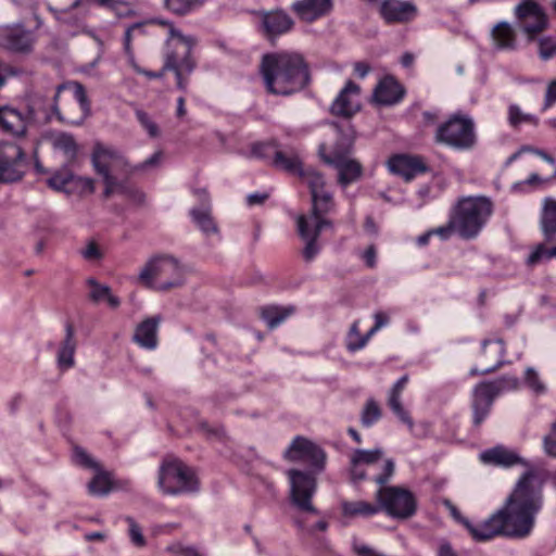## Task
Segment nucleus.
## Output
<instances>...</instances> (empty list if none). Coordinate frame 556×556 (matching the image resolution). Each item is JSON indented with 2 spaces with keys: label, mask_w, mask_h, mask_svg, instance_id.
Segmentation results:
<instances>
[{
  "label": "nucleus",
  "mask_w": 556,
  "mask_h": 556,
  "mask_svg": "<svg viewBox=\"0 0 556 556\" xmlns=\"http://www.w3.org/2000/svg\"><path fill=\"white\" fill-rule=\"evenodd\" d=\"M67 88L73 89L74 98L79 103L81 111H83V116L77 121L71 122V125L80 126V125H83L85 119L91 113L90 102L87 97L86 89L80 83L72 81V83L59 85L56 87V91H55V94L53 98L52 111L58 116V118L60 121L63 119L61 116L60 109H59V98H60V93L62 92V90L67 89Z\"/></svg>",
  "instance_id": "27"
},
{
  "label": "nucleus",
  "mask_w": 556,
  "mask_h": 556,
  "mask_svg": "<svg viewBox=\"0 0 556 556\" xmlns=\"http://www.w3.org/2000/svg\"><path fill=\"white\" fill-rule=\"evenodd\" d=\"M492 212L493 204L486 197H466L454 206L452 224L462 239L471 240L481 232Z\"/></svg>",
  "instance_id": "5"
},
{
  "label": "nucleus",
  "mask_w": 556,
  "mask_h": 556,
  "mask_svg": "<svg viewBox=\"0 0 556 556\" xmlns=\"http://www.w3.org/2000/svg\"><path fill=\"white\" fill-rule=\"evenodd\" d=\"M405 94L404 87L392 76L382 78L374 91L375 100L382 105L399 103Z\"/></svg>",
  "instance_id": "31"
},
{
  "label": "nucleus",
  "mask_w": 556,
  "mask_h": 556,
  "mask_svg": "<svg viewBox=\"0 0 556 556\" xmlns=\"http://www.w3.org/2000/svg\"><path fill=\"white\" fill-rule=\"evenodd\" d=\"M290 481V498L292 504L301 511L318 514L312 503L316 493L317 483L313 475L296 469L287 471Z\"/></svg>",
  "instance_id": "13"
},
{
  "label": "nucleus",
  "mask_w": 556,
  "mask_h": 556,
  "mask_svg": "<svg viewBox=\"0 0 556 556\" xmlns=\"http://www.w3.org/2000/svg\"><path fill=\"white\" fill-rule=\"evenodd\" d=\"M303 181L307 185L312 195V211L311 215L306 216L309 224H317V222H326L325 227H331V220L327 219L325 215L334 210V201L332 193L327 190L324 176L317 170H309L303 173Z\"/></svg>",
  "instance_id": "11"
},
{
  "label": "nucleus",
  "mask_w": 556,
  "mask_h": 556,
  "mask_svg": "<svg viewBox=\"0 0 556 556\" xmlns=\"http://www.w3.org/2000/svg\"><path fill=\"white\" fill-rule=\"evenodd\" d=\"M294 312L293 306H265L261 311L262 319L266 323L269 329H274L281 325Z\"/></svg>",
  "instance_id": "36"
},
{
  "label": "nucleus",
  "mask_w": 556,
  "mask_h": 556,
  "mask_svg": "<svg viewBox=\"0 0 556 556\" xmlns=\"http://www.w3.org/2000/svg\"><path fill=\"white\" fill-rule=\"evenodd\" d=\"M86 283L90 288L89 299L93 303L106 302L112 308H117L119 306L121 300L112 293L111 288L108 285L100 283L94 278H88Z\"/></svg>",
  "instance_id": "34"
},
{
  "label": "nucleus",
  "mask_w": 556,
  "mask_h": 556,
  "mask_svg": "<svg viewBox=\"0 0 556 556\" xmlns=\"http://www.w3.org/2000/svg\"><path fill=\"white\" fill-rule=\"evenodd\" d=\"M190 214L193 222L206 236L218 232L217 226L207 210L193 208Z\"/></svg>",
  "instance_id": "41"
},
{
  "label": "nucleus",
  "mask_w": 556,
  "mask_h": 556,
  "mask_svg": "<svg viewBox=\"0 0 556 556\" xmlns=\"http://www.w3.org/2000/svg\"><path fill=\"white\" fill-rule=\"evenodd\" d=\"M47 9L58 23L70 29L71 37L87 35L93 40L101 42L97 34L88 26L86 22L90 13H86V10H84L83 7H75V0L71 5L64 9H56L50 4L47 7Z\"/></svg>",
  "instance_id": "15"
},
{
  "label": "nucleus",
  "mask_w": 556,
  "mask_h": 556,
  "mask_svg": "<svg viewBox=\"0 0 556 556\" xmlns=\"http://www.w3.org/2000/svg\"><path fill=\"white\" fill-rule=\"evenodd\" d=\"M556 256V245L546 249L543 244H539L528 256L527 264L533 266L543 258L549 260Z\"/></svg>",
  "instance_id": "48"
},
{
  "label": "nucleus",
  "mask_w": 556,
  "mask_h": 556,
  "mask_svg": "<svg viewBox=\"0 0 556 556\" xmlns=\"http://www.w3.org/2000/svg\"><path fill=\"white\" fill-rule=\"evenodd\" d=\"M207 0H164L165 8L176 15H187L200 9Z\"/></svg>",
  "instance_id": "39"
},
{
  "label": "nucleus",
  "mask_w": 556,
  "mask_h": 556,
  "mask_svg": "<svg viewBox=\"0 0 556 556\" xmlns=\"http://www.w3.org/2000/svg\"><path fill=\"white\" fill-rule=\"evenodd\" d=\"M556 103V79L552 80L546 88L544 97V109L551 108Z\"/></svg>",
  "instance_id": "64"
},
{
  "label": "nucleus",
  "mask_w": 556,
  "mask_h": 556,
  "mask_svg": "<svg viewBox=\"0 0 556 556\" xmlns=\"http://www.w3.org/2000/svg\"><path fill=\"white\" fill-rule=\"evenodd\" d=\"M482 354L490 356L493 364L479 370L477 367H472L469 370L470 376L486 375L497 370L504 363L505 357V344L501 339L496 340H484L481 344Z\"/></svg>",
  "instance_id": "32"
},
{
  "label": "nucleus",
  "mask_w": 556,
  "mask_h": 556,
  "mask_svg": "<svg viewBox=\"0 0 556 556\" xmlns=\"http://www.w3.org/2000/svg\"><path fill=\"white\" fill-rule=\"evenodd\" d=\"M261 74L266 90L276 96L300 92L311 81L308 64L301 53L294 51L265 54Z\"/></svg>",
  "instance_id": "3"
},
{
  "label": "nucleus",
  "mask_w": 556,
  "mask_h": 556,
  "mask_svg": "<svg viewBox=\"0 0 556 556\" xmlns=\"http://www.w3.org/2000/svg\"><path fill=\"white\" fill-rule=\"evenodd\" d=\"M433 236H438L441 240H447L452 237L454 232H456V227L452 224V215H450L448 222L446 225L440 226L438 228L431 229Z\"/></svg>",
  "instance_id": "61"
},
{
  "label": "nucleus",
  "mask_w": 556,
  "mask_h": 556,
  "mask_svg": "<svg viewBox=\"0 0 556 556\" xmlns=\"http://www.w3.org/2000/svg\"><path fill=\"white\" fill-rule=\"evenodd\" d=\"M150 23L166 26L168 28L164 66L161 72L156 73L141 68L136 62L131 48V40L135 36L144 34V23H135L125 30L124 51L129 65L138 74L144 75L149 78H160L163 76L164 71H173L176 76L178 89L185 91L187 88V81L184 80L182 76L185 74L189 75L195 66V63L191 58L192 49L197 43L195 38L184 35L173 25V23L168 21L154 18L151 20Z\"/></svg>",
  "instance_id": "2"
},
{
  "label": "nucleus",
  "mask_w": 556,
  "mask_h": 556,
  "mask_svg": "<svg viewBox=\"0 0 556 556\" xmlns=\"http://www.w3.org/2000/svg\"><path fill=\"white\" fill-rule=\"evenodd\" d=\"M435 556H458V553L447 540H440Z\"/></svg>",
  "instance_id": "63"
},
{
  "label": "nucleus",
  "mask_w": 556,
  "mask_h": 556,
  "mask_svg": "<svg viewBox=\"0 0 556 556\" xmlns=\"http://www.w3.org/2000/svg\"><path fill=\"white\" fill-rule=\"evenodd\" d=\"M409 381L408 375H403L392 386L388 394V405L393 414L399 418L400 421L405 424L409 429L413 428L414 421L409 416L408 412L404 408L401 402V394Z\"/></svg>",
  "instance_id": "33"
},
{
  "label": "nucleus",
  "mask_w": 556,
  "mask_h": 556,
  "mask_svg": "<svg viewBox=\"0 0 556 556\" xmlns=\"http://www.w3.org/2000/svg\"><path fill=\"white\" fill-rule=\"evenodd\" d=\"M508 123L511 127H518L521 124L538 125L539 118L530 113H525L517 104L508 106Z\"/></svg>",
  "instance_id": "44"
},
{
  "label": "nucleus",
  "mask_w": 556,
  "mask_h": 556,
  "mask_svg": "<svg viewBox=\"0 0 556 556\" xmlns=\"http://www.w3.org/2000/svg\"><path fill=\"white\" fill-rule=\"evenodd\" d=\"M383 452L381 448L374 450H355L351 455V460L355 464H361L365 467L372 468L376 466L378 460L382 457Z\"/></svg>",
  "instance_id": "42"
},
{
  "label": "nucleus",
  "mask_w": 556,
  "mask_h": 556,
  "mask_svg": "<svg viewBox=\"0 0 556 556\" xmlns=\"http://www.w3.org/2000/svg\"><path fill=\"white\" fill-rule=\"evenodd\" d=\"M394 470V462L387 459L383 463L382 471L372 478V480L380 485L376 492V501L379 504L380 510H384L388 516L397 519H407L416 511V498L407 489L401 486H384L393 476Z\"/></svg>",
  "instance_id": "4"
},
{
  "label": "nucleus",
  "mask_w": 556,
  "mask_h": 556,
  "mask_svg": "<svg viewBox=\"0 0 556 556\" xmlns=\"http://www.w3.org/2000/svg\"><path fill=\"white\" fill-rule=\"evenodd\" d=\"M543 447L547 455L556 457V421L553 424L549 433L544 437Z\"/></svg>",
  "instance_id": "57"
},
{
  "label": "nucleus",
  "mask_w": 556,
  "mask_h": 556,
  "mask_svg": "<svg viewBox=\"0 0 556 556\" xmlns=\"http://www.w3.org/2000/svg\"><path fill=\"white\" fill-rule=\"evenodd\" d=\"M157 486L166 495H179L198 491L199 483L186 464L178 458L167 457L160 465Z\"/></svg>",
  "instance_id": "10"
},
{
  "label": "nucleus",
  "mask_w": 556,
  "mask_h": 556,
  "mask_svg": "<svg viewBox=\"0 0 556 556\" xmlns=\"http://www.w3.org/2000/svg\"><path fill=\"white\" fill-rule=\"evenodd\" d=\"M434 139L455 150H470L477 142L475 122L470 115L456 112L437 128Z\"/></svg>",
  "instance_id": "9"
},
{
  "label": "nucleus",
  "mask_w": 556,
  "mask_h": 556,
  "mask_svg": "<svg viewBox=\"0 0 556 556\" xmlns=\"http://www.w3.org/2000/svg\"><path fill=\"white\" fill-rule=\"evenodd\" d=\"M541 227L547 239L556 235V200L553 198L544 200Z\"/></svg>",
  "instance_id": "38"
},
{
  "label": "nucleus",
  "mask_w": 556,
  "mask_h": 556,
  "mask_svg": "<svg viewBox=\"0 0 556 556\" xmlns=\"http://www.w3.org/2000/svg\"><path fill=\"white\" fill-rule=\"evenodd\" d=\"M519 384V379L513 376H503L495 380L481 381L476 384L471 393L473 425L480 426L486 419L494 400L498 395L517 390Z\"/></svg>",
  "instance_id": "8"
},
{
  "label": "nucleus",
  "mask_w": 556,
  "mask_h": 556,
  "mask_svg": "<svg viewBox=\"0 0 556 556\" xmlns=\"http://www.w3.org/2000/svg\"><path fill=\"white\" fill-rule=\"evenodd\" d=\"M479 458L483 464L501 466L505 468L521 465L528 468L525 473H527L529 470H533L542 479L540 473L530 467V465L518 453L501 445L481 452Z\"/></svg>",
  "instance_id": "24"
},
{
  "label": "nucleus",
  "mask_w": 556,
  "mask_h": 556,
  "mask_svg": "<svg viewBox=\"0 0 556 556\" xmlns=\"http://www.w3.org/2000/svg\"><path fill=\"white\" fill-rule=\"evenodd\" d=\"M367 467L355 464L350 459V477L353 483H358L367 478Z\"/></svg>",
  "instance_id": "59"
},
{
  "label": "nucleus",
  "mask_w": 556,
  "mask_h": 556,
  "mask_svg": "<svg viewBox=\"0 0 556 556\" xmlns=\"http://www.w3.org/2000/svg\"><path fill=\"white\" fill-rule=\"evenodd\" d=\"M370 338H371V336H369V331H367V333H365V334H362L359 332V321L355 320L351 325V328H350L349 333L345 339L346 349L350 352L359 351L366 346V344Z\"/></svg>",
  "instance_id": "40"
},
{
  "label": "nucleus",
  "mask_w": 556,
  "mask_h": 556,
  "mask_svg": "<svg viewBox=\"0 0 556 556\" xmlns=\"http://www.w3.org/2000/svg\"><path fill=\"white\" fill-rule=\"evenodd\" d=\"M379 14L386 24H406L418 15V8L412 0H383Z\"/></svg>",
  "instance_id": "18"
},
{
  "label": "nucleus",
  "mask_w": 556,
  "mask_h": 556,
  "mask_svg": "<svg viewBox=\"0 0 556 556\" xmlns=\"http://www.w3.org/2000/svg\"><path fill=\"white\" fill-rule=\"evenodd\" d=\"M185 267L169 255H156L148 260L138 275V281L147 288L167 291L184 285Z\"/></svg>",
  "instance_id": "7"
},
{
  "label": "nucleus",
  "mask_w": 556,
  "mask_h": 556,
  "mask_svg": "<svg viewBox=\"0 0 556 556\" xmlns=\"http://www.w3.org/2000/svg\"><path fill=\"white\" fill-rule=\"evenodd\" d=\"M326 222H317V224H309L306 215H299L296 217L298 233L305 242L302 255L306 262H312L320 252V245L317 240L325 227Z\"/></svg>",
  "instance_id": "19"
},
{
  "label": "nucleus",
  "mask_w": 556,
  "mask_h": 556,
  "mask_svg": "<svg viewBox=\"0 0 556 556\" xmlns=\"http://www.w3.org/2000/svg\"><path fill=\"white\" fill-rule=\"evenodd\" d=\"M542 490L543 479L529 470L519 478L503 508L477 523L462 519V525L477 542L495 536L523 539L531 533L535 516L542 508Z\"/></svg>",
  "instance_id": "1"
},
{
  "label": "nucleus",
  "mask_w": 556,
  "mask_h": 556,
  "mask_svg": "<svg viewBox=\"0 0 556 556\" xmlns=\"http://www.w3.org/2000/svg\"><path fill=\"white\" fill-rule=\"evenodd\" d=\"M490 39L496 51H515L518 47L516 30L506 21H500L491 28Z\"/></svg>",
  "instance_id": "28"
},
{
  "label": "nucleus",
  "mask_w": 556,
  "mask_h": 556,
  "mask_svg": "<svg viewBox=\"0 0 556 556\" xmlns=\"http://www.w3.org/2000/svg\"><path fill=\"white\" fill-rule=\"evenodd\" d=\"M293 25V20L283 10L262 13V28L266 36L270 38L290 31Z\"/></svg>",
  "instance_id": "29"
},
{
  "label": "nucleus",
  "mask_w": 556,
  "mask_h": 556,
  "mask_svg": "<svg viewBox=\"0 0 556 556\" xmlns=\"http://www.w3.org/2000/svg\"><path fill=\"white\" fill-rule=\"evenodd\" d=\"M525 382L536 394H543L546 391L545 384L540 380L538 372L532 367L526 369Z\"/></svg>",
  "instance_id": "51"
},
{
  "label": "nucleus",
  "mask_w": 556,
  "mask_h": 556,
  "mask_svg": "<svg viewBox=\"0 0 556 556\" xmlns=\"http://www.w3.org/2000/svg\"><path fill=\"white\" fill-rule=\"evenodd\" d=\"M54 148L64 153L68 160H74L78 152V146L70 134H61L54 139Z\"/></svg>",
  "instance_id": "45"
},
{
  "label": "nucleus",
  "mask_w": 556,
  "mask_h": 556,
  "mask_svg": "<svg viewBox=\"0 0 556 556\" xmlns=\"http://www.w3.org/2000/svg\"><path fill=\"white\" fill-rule=\"evenodd\" d=\"M543 179L536 173H532L527 179L513 184L511 190L514 192H528L532 188L541 185Z\"/></svg>",
  "instance_id": "52"
},
{
  "label": "nucleus",
  "mask_w": 556,
  "mask_h": 556,
  "mask_svg": "<svg viewBox=\"0 0 556 556\" xmlns=\"http://www.w3.org/2000/svg\"><path fill=\"white\" fill-rule=\"evenodd\" d=\"M381 408L374 399H368L361 413L363 427L370 428L381 418Z\"/></svg>",
  "instance_id": "43"
},
{
  "label": "nucleus",
  "mask_w": 556,
  "mask_h": 556,
  "mask_svg": "<svg viewBox=\"0 0 556 556\" xmlns=\"http://www.w3.org/2000/svg\"><path fill=\"white\" fill-rule=\"evenodd\" d=\"M283 456L291 462H304L309 466L320 470L326 460V454L317 444L303 438L295 437L289 447L285 451Z\"/></svg>",
  "instance_id": "16"
},
{
  "label": "nucleus",
  "mask_w": 556,
  "mask_h": 556,
  "mask_svg": "<svg viewBox=\"0 0 556 556\" xmlns=\"http://www.w3.org/2000/svg\"><path fill=\"white\" fill-rule=\"evenodd\" d=\"M323 159L325 163L333 166L338 170V181L343 187L357 180L362 176L363 168L361 163L350 159L344 153L331 152L324 154Z\"/></svg>",
  "instance_id": "21"
},
{
  "label": "nucleus",
  "mask_w": 556,
  "mask_h": 556,
  "mask_svg": "<svg viewBox=\"0 0 556 556\" xmlns=\"http://www.w3.org/2000/svg\"><path fill=\"white\" fill-rule=\"evenodd\" d=\"M36 116L37 112L34 106H29L27 114H23L10 105L0 106V126L3 130L14 136H24L27 130L28 121L34 119Z\"/></svg>",
  "instance_id": "23"
},
{
  "label": "nucleus",
  "mask_w": 556,
  "mask_h": 556,
  "mask_svg": "<svg viewBox=\"0 0 556 556\" xmlns=\"http://www.w3.org/2000/svg\"><path fill=\"white\" fill-rule=\"evenodd\" d=\"M290 9L300 21L311 24L332 12L333 0H294Z\"/></svg>",
  "instance_id": "22"
},
{
  "label": "nucleus",
  "mask_w": 556,
  "mask_h": 556,
  "mask_svg": "<svg viewBox=\"0 0 556 556\" xmlns=\"http://www.w3.org/2000/svg\"><path fill=\"white\" fill-rule=\"evenodd\" d=\"M65 336L56 351V366L61 370H68L75 366V353L77 341L75 339V330L71 323H66L64 327Z\"/></svg>",
  "instance_id": "30"
},
{
  "label": "nucleus",
  "mask_w": 556,
  "mask_h": 556,
  "mask_svg": "<svg viewBox=\"0 0 556 556\" xmlns=\"http://www.w3.org/2000/svg\"><path fill=\"white\" fill-rule=\"evenodd\" d=\"M74 462L83 466L85 468L93 469L96 471L99 470V465L96 460L92 459V457L81 447H75L74 448Z\"/></svg>",
  "instance_id": "54"
},
{
  "label": "nucleus",
  "mask_w": 556,
  "mask_h": 556,
  "mask_svg": "<svg viewBox=\"0 0 556 556\" xmlns=\"http://www.w3.org/2000/svg\"><path fill=\"white\" fill-rule=\"evenodd\" d=\"M556 54V38L544 36L539 39V55L547 61Z\"/></svg>",
  "instance_id": "49"
},
{
  "label": "nucleus",
  "mask_w": 556,
  "mask_h": 556,
  "mask_svg": "<svg viewBox=\"0 0 556 556\" xmlns=\"http://www.w3.org/2000/svg\"><path fill=\"white\" fill-rule=\"evenodd\" d=\"M88 491L91 495L103 496L111 491V481L105 472L97 471V475L88 484Z\"/></svg>",
  "instance_id": "46"
},
{
  "label": "nucleus",
  "mask_w": 556,
  "mask_h": 556,
  "mask_svg": "<svg viewBox=\"0 0 556 556\" xmlns=\"http://www.w3.org/2000/svg\"><path fill=\"white\" fill-rule=\"evenodd\" d=\"M36 37L22 24L0 27V47L15 53H28L33 50Z\"/></svg>",
  "instance_id": "17"
},
{
  "label": "nucleus",
  "mask_w": 556,
  "mask_h": 556,
  "mask_svg": "<svg viewBox=\"0 0 556 556\" xmlns=\"http://www.w3.org/2000/svg\"><path fill=\"white\" fill-rule=\"evenodd\" d=\"M127 522L129 525V535H130L131 542L137 546H143L144 538L142 535L140 527L130 517L127 518Z\"/></svg>",
  "instance_id": "60"
},
{
  "label": "nucleus",
  "mask_w": 556,
  "mask_h": 556,
  "mask_svg": "<svg viewBox=\"0 0 556 556\" xmlns=\"http://www.w3.org/2000/svg\"><path fill=\"white\" fill-rule=\"evenodd\" d=\"M273 165L288 173L298 174L303 179V173L315 170L314 168L304 169L298 155H287L281 151L274 152Z\"/></svg>",
  "instance_id": "35"
},
{
  "label": "nucleus",
  "mask_w": 556,
  "mask_h": 556,
  "mask_svg": "<svg viewBox=\"0 0 556 556\" xmlns=\"http://www.w3.org/2000/svg\"><path fill=\"white\" fill-rule=\"evenodd\" d=\"M135 114L138 122L150 137L155 138L160 135L159 126L152 121L147 112L142 110H136Z\"/></svg>",
  "instance_id": "50"
},
{
  "label": "nucleus",
  "mask_w": 556,
  "mask_h": 556,
  "mask_svg": "<svg viewBox=\"0 0 556 556\" xmlns=\"http://www.w3.org/2000/svg\"><path fill=\"white\" fill-rule=\"evenodd\" d=\"M514 15L529 40H533L548 26L547 15L536 0L520 1L514 9Z\"/></svg>",
  "instance_id": "14"
},
{
  "label": "nucleus",
  "mask_w": 556,
  "mask_h": 556,
  "mask_svg": "<svg viewBox=\"0 0 556 556\" xmlns=\"http://www.w3.org/2000/svg\"><path fill=\"white\" fill-rule=\"evenodd\" d=\"M27 155L23 148L14 142L0 143V182L20 181L28 169Z\"/></svg>",
  "instance_id": "12"
},
{
  "label": "nucleus",
  "mask_w": 556,
  "mask_h": 556,
  "mask_svg": "<svg viewBox=\"0 0 556 556\" xmlns=\"http://www.w3.org/2000/svg\"><path fill=\"white\" fill-rule=\"evenodd\" d=\"M91 163L97 174L102 176L104 182L103 194L105 198L114 193L127 192L126 184L117 180L113 175L114 172L129 175V163L118 150L101 142H96L91 153Z\"/></svg>",
  "instance_id": "6"
},
{
  "label": "nucleus",
  "mask_w": 556,
  "mask_h": 556,
  "mask_svg": "<svg viewBox=\"0 0 556 556\" xmlns=\"http://www.w3.org/2000/svg\"><path fill=\"white\" fill-rule=\"evenodd\" d=\"M388 168L391 173L402 176L405 180H410L428 169L420 156L407 154H397L390 157Z\"/></svg>",
  "instance_id": "25"
},
{
  "label": "nucleus",
  "mask_w": 556,
  "mask_h": 556,
  "mask_svg": "<svg viewBox=\"0 0 556 556\" xmlns=\"http://www.w3.org/2000/svg\"><path fill=\"white\" fill-rule=\"evenodd\" d=\"M341 508L342 514L346 517H370L380 511L379 504L376 505L365 501H344Z\"/></svg>",
  "instance_id": "37"
},
{
  "label": "nucleus",
  "mask_w": 556,
  "mask_h": 556,
  "mask_svg": "<svg viewBox=\"0 0 556 556\" xmlns=\"http://www.w3.org/2000/svg\"><path fill=\"white\" fill-rule=\"evenodd\" d=\"M160 316L148 317L137 325L132 341L141 349L154 351L159 345Z\"/></svg>",
  "instance_id": "26"
},
{
  "label": "nucleus",
  "mask_w": 556,
  "mask_h": 556,
  "mask_svg": "<svg viewBox=\"0 0 556 556\" xmlns=\"http://www.w3.org/2000/svg\"><path fill=\"white\" fill-rule=\"evenodd\" d=\"M79 253L88 262L100 261L103 257V252L94 241H89Z\"/></svg>",
  "instance_id": "56"
},
{
  "label": "nucleus",
  "mask_w": 556,
  "mask_h": 556,
  "mask_svg": "<svg viewBox=\"0 0 556 556\" xmlns=\"http://www.w3.org/2000/svg\"><path fill=\"white\" fill-rule=\"evenodd\" d=\"M374 320H375L374 326L368 330L369 336H371V337L375 333H377L380 329H382L383 327H387L389 325L390 316L386 312L378 311L374 314Z\"/></svg>",
  "instance_id": "58"
},
{
  "label": "nucleus",
  "mask_w": 556,
  "mask_h": 556,
  "mask_svg": "<svg viewBox=\"0 0 556 556\" xmlns=\"http://www.w3.org/2000/svg\"><path fill=\"white\" fill-rule=\"evenodd\" d=\"M276 150L270 143H255L252 147V154L258 159L268 157L271 153L274 154Z\"/></svg>",
  "instance_id": "62"
},
{
  "label": "nucleus",
  "mask_w": 556,
  "mask_h": 556,
  "mask_svg": "<svg viewBox=\"0 0 556 556\" xmlns=\"http://www.w3.org/2000/svg\"><path fill=\"white\" fill-rule=\"evenodd\" d=\"M162 159H163V152L156 151L151 156H149L146 161H143L135 166L129 165V175L135 172H141V170H146L147 168H150V167L159 166L162 162Z\"/></svg>",
  "instance_id": "55"
},
{
  "label": "nucleus",
  "mask_w": 556,
  "mask_h": 556,
  "mask_svg": "<svg viewBox=\"0 0 556 556\" xmlns=\"http://www.w3.org/2000/svg\"><path fill=\"white\" fill-rule=\"evenodd\" d=\"M93 3L115 11L123 2L119 0H75V7H83L86 13H90Z\"/></svg>",
  "instance_id": "53"
},
{
  "label": "nucleus",
  "mask_w": 556,
  "mask_h": 556,
  "mask_svg": "<svg viewBox=\"0 0 556 556\" xmlns=\"http://www.w3.org/2000/svg\"><path fill=\"white\" fill-rule=\"evenodd\" d=\"M74 175L68 170H60L48 179V185L56 191H65V187L74 180Z\"/></svg>",
  "instance_id": "47"
},
{
  "label": "nucleus",
  "mask_w": 556,
  "mask_h": 556,
  "mask_svg": "<svg viewBox=\"0 0 556 556\" xmlns=\"http://www.w3.org/2000/svg\"><path fill=\"white\" fill-rule=\"evenodd\" d=\"M361 87L349 80L330 105V112L336 116L351 117L361 110Z\"/></svg>",
  "instance_id": "20"
}]
</instances>
